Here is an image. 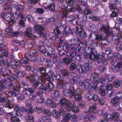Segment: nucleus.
Returning <instances> with one entry per match:
<instances>
[{
	"mask_svg": "<svg viewBox=\"0 0 122 122\" xmlns=\"http://www.w3.org/2000/svg\"><path fill=\"white\" fill-rule=\"evenodd\" d=\"M43 76L44 78H45L47 81H49V82H51L53 80V78L48 77L46 75L44 74Z\"/></svg>",
	"mask_w": 122,
	"mask_h": 122,
	"instance_id": "nucleus-51",
	"label": "nucleus"
},
{
	"mask_svg": "<svg viewBox=\"0 0 122 122\" xmlns=\"http://www.w3.org/2000/svg\"><path fill=\"white\" fill-rule=\"evenodd\" d=\"M104 56V54H90L89 55L90 59L93 60L94 59L98 64H102V59Z\"/></svg>",
	"mask_w": 122,
	"mask_h": 122,
	"instance_id": "nucleus-2",
	"label": "nucleus"
},
{
	"mask_svg": "<svg viewBox=\"0 0 122 122\" xmlns=\"http://www.w3.org/2000/svg\"><path fill=\"white\" fill-rule=\"evenodd\" d=\"M46 104L49 107H51L52 102L51 99L48 98L46 102Z\"/></svg>",
	"mask_w": 122,
	"mask_h": 122,
	"instance_id": "nucleus-62",
	"label": "nucleus"
},
{
	"mask_svg": "<svg viewBox=\"0 0 122 122\" xmlns=\"http://www.w3.org/2000/svg\"><path fill=\"white\" fill-rule=\"evenodd\" d=\"M52 115L53 117L56 118H58L59 117V113H58V111L56 110H53L52 113Z\"/></svg>",
	"mask_w": 122,
	"mask_h": 122,
	"instance_id": "nucleus-49",
	"label": "nucleus"
},
{
	"mask_svg": "<svg viewBox=\"0 0 122 122\" xmlns=\"http://www.w3.org/2000/svg\"><path fill=\"white\" fill-rule=\"evenodd\" d=\"M32 31V29L31 28H27L26 29V31L25 32V36H27L29 37H30L32 39H34V36H33V35H34L35 32L33 34V35L32 36V34L31 33V32Z\"/></svg>",
	"mask_w": 122,
	"mask_h": 122,
	"instance_id": "nucleus-15",
	"label": "nucleus"
},
{
	"mask_svg": "<svg viewBox=\"0 0 122 122\" xmlns=\"http://www.w3.org/2000/svg\"><path fill=\"white\" fill-rule=\"evenodd\" d=\"M79 36L81 38L83 37H85L86 36V33L83 30H82L80 32Z\"/></svg>",
	"mask_w": 122,
	"mask_h": 122,
	"instance_id": "nucleus-57",
	"label": "nucleus"
},
{
	"mask_svg": "<svg viewBox=\"0 0 122 122\" xmlns=\"http://www.w3.org/2000/svg\"><path fill=\"white\" fill-rule=\"evenodd\" d=\"M113 86L115 88H117L119 87L120 84V81L116 79L113 82Z\"/></svg>",
	"mask_w": 122,
	"mask_h": 122,
	"instance_id": "nucleus-37",
	"label": "nucleus"
},
{
	"mask_svg": "<svg viewBox=\"0 0 122 122\" xmlns=\"http://www.w3.org/2000/svg\"><path fill=\"white\" fill-rule=\"evenodd\" d=\"M55 78L60 82H64V83L65 82V81H63V78L62 77H61L59 75H56L55 76Z\"/></svg>",
	"mask_w": 122,
	"mask_h": 122,
	"instance_id": "nucleus-45",
	"label": "nucleus"
},
{
	"mask_svg": "<svg viewBox=\"0 0 122 122\" xmlns=\"http://www.w3.org/2000/svg\"><path fill=\"white\" fill-rule=\"evenodd\" d=\"M114 10L113 11L112 13L111 14V16L112 17H116L118 14V13L119 12V10L117 9H114Z\"/></svg>",
	"mask_w": 122,
	"mask_h": 122,
	"instance_id": "nucleus-33",
	"label": "nucleus"
},
{
	"mask_svg": "<svg viewBox=\"0 0 122 122\" xmlns=\"http://www.w3.org/2000/svg\"><path fill=\"white\" fill-rule=\"evenodd\" d=\"M10 72V70L8 68L6 69L4 67L0 68V74L4 75L5 78L6 76H9Z\"/></svg>",
	"mask_w": 122,
	"mask_h": 122,
	"instance_id": "nucleus-12",
	"label": "nucleus"
},
{
	"mask_svg": "<svg viewBox=\"0 0 122 122\" xmlns=\"http://www.w3.org/2000/svg\"><path fill=\"white\" fill-rule=\"evenodd\" d=\"M65 108L67 110H70L73 107V104L71 103L69 101L67 100L65 106Z\"/></svg>",
	"mask_w": 122,
	"mask_h": 122,
	"instance_id": "nucleus-18",
	"label": "nucleus"
},
{
	"mask_svg": "<svg viewBox=\"0 0 122 122\" xmlns=\"http://www.w3.org/2000/svg\"><path fill=\"white\" fill-rule=\"evenodd\" d=\"M93 93L89 91L85 95V97L86 99L88 100H92V94Z\"/></svg>",
	"mask_w": 122,
	"mask_h": 122,
	"instance_id": "nucleus-31",
	"label": "nucleus"
},
{
	"mask_svg": "<svg viewBox=\"0 0 122 122\" xmlns=\"http://www.w3.org/2000/svg\"><path fill=\"white\" fill-rule=\"evenodd\" d=\"M73 19L72 15L68 17L67 16L65 20L66 22L67 23L71 22Z\"/></svg>",
	"mask_w": 122,
	"mask_h": 122,
	"instance_id": "nucleus-48",
	"label": "nucleus"
},
{
	"mask_svg": "<svg viewBox=\"0 0 122 122\" xmlns=\"http://www.w3.org/2000/svg\"><path fill=\"white\" fill-rule=\"evenodd\" d=\"M72 121L73 122H77L78 118L77 116L75 114L72 115Z\"/></svg>",
	"mask_w": 122,
	"mask_h": 122,
	"instance_id": "nucleus-56",
	"label": "nucleus"
},
{
	"mask_svg": "<svg viewBox=\"0 0 122 122\" xmlns=\"http://www.w3.org/2000/svg\"><path fill=\"white\" fill-rule=\"evenodd\" d=\"M9 65L8 62L7 60L5 61L2 59L0 60V66L3 67L4 66H7Z\"/></svg>",
	"mask_w": 122,
	"mask_h": 122,
	"instance_id": "nucleus-26",
	"label": "nucleus"
},
{
	"mask_svg": "<svg viewBox=\"0 0 122 122\" xmlns=\"http://www.w3.org/2000/svg\"><path fill=\"white\" fill-rule=\"evenodd\" d=\"M32 101L29 99L26 100L25 101L26 104V107L28 108L30 107L32 105Z\"/></svg>",
	"mask_w": 122,
	"mask_h": 122,
	"instance_id": "nucleus-47",
	"label": "nucleus"
},
{
	"mask_svg": "<svg viewBox=\"0 0 122 122\" xmlns=\"http://www.w3.org/2000/svg\"><path fill=\"white\" fill-rule=\"evenodd\" d=\"M0 102L4 103L5 104L3 105L4 107L11 108L13 107V105L9 102L7 98L5 97H0Z\"/></svg>",
	"mask_w": 122,
	"mask_h": 122,
	"instance_id": "nucleus-6",
	"label": "nucleus"
},
{
	"mask_svg": "<svg viewBox=\"0 0 122 122\" xmlns=\"http://www.w3.org/2000/svg\"><path fill=\"white\" fill-rule=\"evenodd\" d=\"M59 29L58 28H55L54 30V32L55 34H57V35L55 36L56 37H59L60 36H62L63 35V34L60 33Z\"/></svg>",
	"mask_w": 122,
	"mask_h": 122,
	"instance_id": "nucleus-27",
	"label": "nucleus"
},
{
	"mask_svg": "<svg viewBox=\"0 0 122 122\" xmlns=\"http://www.w3.org/2000/svg\"><path fill=\"white\" fill-rule=\"evenodd\" d=\"M34 42L32 40L28 39L27 41V45L28 48H31L33 46Z\"/></svg>",
	"mask_w": 122,
	"mask_h": 122,
	"instance_id": "nucleus-28",
	"label": "nucleus"
},
{
	"mask_svg": "<svg viewBox=\"0 0 122 122\" xmlns=\"http://www.w3.org/2000/svg\"><path fill=\"white\" fill-rule=\"evenodd\" d=\"M64 93L65 95L69 96L71 98L72 97V96H74L75 95V90L73 88V86L70 87V89H69L64 90Z\"/></svg>",
	"mask_w": 122,
	"mask_h": 122,
	"instance_id": "nucleus-7",
	"label": "nucleus"
},
{
	"mask_svg": "<svg viewBox=\"0 0 122 122\" xmlns=\"http://www.w3.org/2000/svg\"><path fill=\"white\" fill-rule=\"evenodd\" d=\"M45 75H47L48 77H51L52 78L55 76L54 73L52 71H49L47 73L45 74Z\"/></svg>",
	"mask_w": 122,
	"mask_h": 122,
	"instance_id": "nucleus-55",
	"label": "nucleus"
},
{
	"mask_svg": "<svg viewBox=\"0 0 122 122\" xmlns=\"http://www.w3.org/2000/svg\"><path fill=\"white\" fill-rule=\"evenodd\" d=\"M122 98V97L117 96L114 97L111 100V102L112 105L114 106H117L120 99Z\"/></svg>",
	"mask_w": 122,
	"mask_h": 122,
	"instance_id": "nucleus-14",
	"label": "nucleus"
},
{
	"mask_svg": "<svg viewBox=\"0 0 122 122\" xmlns=\"http://www.w3.org/2000/svg\"><path fill=\"white\" fill-rule=\"evenodd\" d=\"M17 73L18 76L20 77H23L26 75V73L25 71H21L18 70H17Z\"/></svg>",
	"mask_w": 122,
	"mask_h": 122,
	"instance_id": "nucleus-42",
	"label": "nucleus"
},
{
	"mask_svg": "<svg viewBox=\"0 0 122 122\" xmlns=\"http://www.w3.org/2000/svg\"><path fill=\"white\" fill-rule=\"evenodd\" d=\"M9 13H8L6 14L5 16V17L4 19H5L6 20L8 21H9L11 19V15Z\"/></svg>",
	"mask_w": 122,
	"mask_h": 122,
	"instance_id": "nucleus-60",
	"label": "nucleus"
},
{
	"mask_svg": "<svg viewBox=\"0 0 122 122\" xmlns=\"http://www.w3.org/2000/svg\"><path fill=\"white\" fill-rule=\"evenodd\" d=\"M11 121L12 122H19L20 121L19 119L15 116L11 119Z\"/></svg>",
	"mask_w": 122,
	"mask_h": 122,
	"instance_id": "nucleus-64",
	"label": "nucleus"
},
{
	"mask_svg": "<svg viewBox=\"0 0 122 122\" xmlns=\"http://www.w3.org/2000/svg\"><path fill=\"white\" fill-rule=\"evenodd\" d=\"M42 112L46 116H49L51 115V112L48 109H44L43 110Z\"/></svg>",
	"mask_w": 122,
	"mask_h": 122,
	"instance_id": "nucleus-41",
	"label": "nucleus"
},
{
	"mask_svg": "<svg viewBox=\"0 0 122 122\" xmlns=\"http://www.w3.org/2000/svg\"><path fill=\"white\" fill-rule=\"evenodd\" d=\"M31 54H25V55L26 59H29V58H30L32 61H33V60L34 61H34L38 59V58H36L34 59L33 57H31Z\"/></svg>",
	"mask_w": 122,
	"mask_h": 122,
	"instance_id": "nucleus-32",
	"label": "nucleus"
},
{
	"mask_svg": "<svg viewBox=\"0 0 122 122\" xmlns=\"http://www.w3.org/2000/svg\"><path fill=\"white\" fill-rule=\"evenodd\" d=\"M84 68H82L81 66L79 65L76 68L77 71L81 74L82 76H85L87 75L86 71L90 70L91 68L89 65H84Z\"/></svg>",
	"mask_w": 122,
	"mask_h": 122,
	"instance_id": "nucleus-4",
	"label": "nucleus"
},
{
	"mask_svg": "<svg viewBox=\"0 0 122 122\" xmlns=\"http://www.w3.org/2000/svg\"><path fill=\"white\" fill-rule=\"evenodd\" d=\"M66 99L65 98H61L60 101V103L58 105L60 107L61 106H64L65 105L66 103Z\"/></svg>",
	"mask_w": 122,
	"mask_h": 122,
	"instance_id": "nucleus-29",
	"label": "nucleus"
},
{
	"mask_svg": "<svg viewBox=\"0 0 122 122\" xmlns=\"http://www.w3.org/2000/svg\"><path fill=\"white\" fill-rule=\"evenodd\" d=\"M39 50L41 53H48L46 51L45 48L43 46H41L39 47Z\"/></svg>",
	"mask_w": 122,
	"mask_h": 122,
	"instance_id": "nucleus-46",
	"label": "nucleus"
},
{
	"mask_svg": "<svg viewBox=\"0 0 122 122\" xmlns=\"http://www.w3.org/2000/svg\"><path fill=\"white\" fill-rule=\"evenodd\" d=\"M109 28L107 27H105L104 25H101L100 29V31H104L106 33L108 31Z\"/></svg>",
	"mask_w": 122,
	"mask_h": 122,
	"instance_id": "nucleus-40",
	"label": "nucleus"
},
{
	"mask_svg": "<svg viewBox=\"0 0 122 122\" xmlns=\"http://www.w3.org/2000/svg\"><path fill=\"white\" fill-rule=\"evenodd\" d=\"M67 12L65 10L62 11L61 13V16L62 18L66 17L67 16Z\"/></svg>",
	"mask_w": 122,
	"mask_h": 122,
	"instance_id": "nucleus-53",
	"label": "nucleus"
},
{
	"mask_svg": "<svg viewBox=\"0 0 122 122\" xmlns=\"http://www.w3.org/2000/svg\"><path fill=\"white\" fill-rule=\"evenodd\" d=\"M44 8L46 9H49L50 10L53 11L55 10V8L54 4H51L46 6L44 7Z\"/></svg>",
	"mask_w": 122,
	"mask_h": 122,
	"instance_id": "nucleus-20",
	"label": "nucleus"
},
{
	"mask_svg": "<svg viewBox=\"0 0 122 122\" xmlns=\"http://www.w3.org/2000/svg\"><path fill=\"white\" fill-rule=\"evenodd\" d=\"M98 74L95 72H94L90 76V79L91 81H94L96 83H101L102 81L98 78Z\"/></svg>",
	"mask_w": 122,
	"mask_h": 122,
	"instance_id": "nucleus-9",
	"label": "nucleus"
},
{
	"mask_svg": "<svg viewBox=\"0 0 122 122\" xmlns=\"http://www.w3.org/2000/svg\"><path fill=\"white\" fill-rule=\"evenodd\" d=\"M47 86L46 85L45 83H43L41 85V86L39 87V89L40 90L42 91L43 92H45L47 90Z\"/></svg>",
	"mask_w": 122,
	"mask_h": 122,
	"instance_id": "nucleus-21",
	"label": "nucleus"
},
{
	"mask_svg": "<svg viewBox=\"0 0 122 122\" xmlns=\"http://www.w3.org/2000/svg\"><path fill=\"white\" fill-rule=\"evenodd\" d=\"M96 40H94L92 41V43L94 44H96L97 43V42L96 41H99L100 40H102L103 39L102 36L101 35L97 34L96 35Z\"/></svg>",
	"mask_w": 122,
	"mask_h": 122,
	"instance_id": "nucleus-23",
	"label": "nucleus"
},
{
	"mask_svg": "<svg viewBox=\"0 0 122 122\" xmlns=\"http://www.w3.org/2000/svg\"><path fill=\"white\" fill-rule=\"evenodd\" d=\"M86 44L84 42H81L79 43V45L76 47V50H75L74 45L72 44L69 45V49L72 52L71 53H74L75 52V53H79L81 50L82 47H83V46H85Z\"/></svg>",
	"mask_w": 122,
	"mask_h": 122,
	"instance_id": "nucleus-3",
	"label": "nucleus"
},
{
	"mask_svg": "<svg viewBox=\"0 0 122 122\" xmlns=\"http://www.w3.org/2000/svg\"><path fill=\"white\" fill-rule=\"evenodd\" d=\"M90 81L88 79L84 80L82 82L80 83V85L82 88L85 90H86L89 88Z\"/></svg>",
	"mask_w": 122,
	"mask_h": 122,
	"instance_id": "nucleus-8",
	"label": "nucleus"
},
{
	"mask_svg": "<svg viewBox=\"0 0 122 122\" xmlns=\"http://www.w3.org/2000/svg\"><path fill=\"white\" fill-rule=\"evenodd\" d=\"M119 115L118 113L114 112L112 114H107V118L110 121H112L113 122H117L120 120L119 118Z\"/></svg>",
	"mask_w": 122,
	"mask_h": 122,
	"instance_id": "nucleus-5",
	"label": "nucleus"
},
{
	"mask_svg": "<svg viewBox=\"0 0 122 122\" xmlns=\"http://www.w3.org/2000/svg\"><path fill=\"white\" fill-rule=\"evenodd\" d=\"M3 8L4 10H7L8 13H10L12 11L11 9L8 7L7 5L6 4L4 5L3 6Z\"/></svg>",
	"mask_w": 122,
	"mask_h": 122,
	"instance_id": "nucleus-50",
	"label": "nucleus"
},
{
	"mask_svg": "<svg viewBox=\"0 0 122 122\" xmlns=\"http://www.w3.org/2000/svg\"><path fill=\"white\" fill-rule=\"evenodd\" d=\"M42 118L45 122H51V119L48 117L43 116L42 117Z\"/></svg>",
	"mask_w": 122,
	"mask_h": 122,
	"instance_id": "nucleus-58",
	"label": "nucleus"
},
{
	"mask_svg": "<svg viewBox=\"0 0 122 122\" xmlns=\"http://www.w3.org/2000/svg\"><path fill=\"white\" fill-rule=\"evenodd\" d=\"M71 116L70 113H67L65 115L64 119L68 121L70 119Z\"/></svg>",
	"mask_w": 122,
	"mask_h": 122,
	"instance_id": "nucleus-52",
	"label": "nucleus"
},
{
	"mask_svg": "<svg viewBox=\"0 0 122 122\" xmlns=\"http://www.w3.org/2000/svg\"><path fill=\"white\" fill-rule=\"evenodd\" d=\"M96 106V104L93 105L92 107H89L88 109H86L85 111V112H88L89 113H92L95 110Z\"/></svg>",
	"mask_w": 122,
	"mask_h": 122,
	"instance_id": "nucleus-19",
	"label": "nucleus"
},
{
	"mask_svg": "<svg viewBox=\"0 0 122 122\" xmlns=\"http://www.w3.org/2000/svg\"><path fill=\"white\" fill-rule=\"evenodd\" d=\"M34 29L36 31L35 32L33 36L35 38L40 36H43L44 37L46 40H48L52 38L51 36L47 33L44 34L41 33V31L44 29V28L41 25H36L34 27Z\"/></svg>",
	"mask_w": 122,
	"mask_h": 122,
	"instance_id": "nucleus-1",
	"label": "nucleus"
},
{
	"mask_svg": "<svg viewBox=\"0 0 122 122\" xmlns=\"http://www.w3.org/2000/svg\"><path fill=\"white\" fill-rule=\"evenodd\" d=\"M81 7L83 11L86 10L88 8V6L86 3L84 2L82 3Z\"/></svg>",
	"mask_w": 122,
	"mask_h": 122,
	"instance_id": "nucleus-38",
	"label": "nucleus"
},
{
	"mask_svg": "<svg viewBox=\"0 0 122 122\" xmlns=\"http://www.w3.org/2000/svg\"><path fill=\"white\" fill-rule=\"evenodd\" d=\"M63 41L60 40L59 42V44L57 47L58 50L59 51V52L60 53L61 51L63 49H69V46L67 45L66 43L64 44V46L63 45L62 43Z\"/></svg>",
	"mask_w": 122,
	"mask_h": 122,
	"instance_id": "nucleus-11",
	"label": "nucleus"
},
{
	"mask_svg": "<svg viewBox=\"0 0 122 122\" xmlns=\"http://www.w3.org/2000/svg\"><path fill=\"white\" fill-rule=\"evenodd\" d=\"M78 66L79 65H78L76 66V65L75 64L73 63H71L70 65V70L71 71H73L76 68H76L77 66Z\"/></svg>",
	"mask_w": 122,
	"mask_h": 122,
	"instance_id": "nucleus-61",
	"label": "nucleus"
},
{
	"mask_svg": "<svg viewBox=\"0 0 122 122\" xmlns=\"http://www.w3.org/2000/svg\"><path fill=\"white\" fill-rule=\"evenodd\" d=\"M20 87L24 89H26L28 87L27 85L24 82L21 81L20 84Z\"/></svg>",
	"mask_w": 122,
	"mask_h": 122,
	"instance_id": "nucleus-63",
	"label": "nucleus"
},
{
	"mask_svg": "<svg viewBox=\"0 0 122 122\" xmlns=\"http://www.w3.org/2000/svg\"><path fill=\"white\" fill-rule=\"evenodd\" d=\"M104 77H103L102 78V83H107L109 82L108 80H109L110 76L107 74H104Z\"/></svg>",
	"mask_w": 122,
	"mask_h": 122,
	"instance_id": "nucleus-22",
	"label": "nucleus"
},
{
	"mask_svg": "<svg viewBox=\"0 0 122 122\" xmlns=\"http://www.w3.org/2000/svg\"><path fill=\"white\" fill-rule=\"evenodd\" d=\"M40 73L41 74H44L46 72V69L45 67L43 66L37 69Z\"/></svg>",
	"mask_w": 122,
	"mask_h": 122,
	"instance_id": "nucleus-43",
	"label": "nucleus"
},
{
	"mask_svg": "<svg viewBox=\"0 0 122 122\" xmlns=\"http://www.w3.org/2000/svg\"><path fill=\"white\" fill-rule=\"evenodd\" d=\"M32 83V85L33 88L35 89H36L39 85L38 82L36 81H33Z\"/></svg>",
	"mask_w": 122,
	"mask_h": 122,
	"instance_id": "nucleus-54",
	"label": "nucleus"
},
{
	"mask_svg": "<svg viewBox=\"0 0 122 122\" xmlns=\"http://www.w3.org/2000/svg\"><path fill=\"white\" fill-rule=\"evenodd\" d=\"M67 82V81H66L65 82H62V89H63L65 90L69 89L70 86L68 84H65Z\"/></svg>",
	"mask_w": 122,
	"mask_h": 122,
	"instance_id": "nucleus-36",
	"label": "nucleus"
},
{
	"mask_svg": "<svg viewBox=\"0 0 122 122\" xmlns=\"http://www.w3.org/2000/svg\"><path fill=\"white\" fill-rule=\"evenodd\" d=\"M61 73L63 78V81H66L69 78V76L68 72L66 70H63L61 71Z\"/></svg>",
	"mask_w": 122,
	"mask_h": 122,
	"instance_id": "nucleus-16",
	"label": "nucleus"
},
{
	"mask_svg": "<svg viewBox=\"0 0 122 122\" xmlns=\"http://www.w3.org/2000/svg\"><path fill=\"white\" fill-rule=\"evenodd\" d=\"M55 26H56L59 30H61V31H64L65 28L66 27V26L63 24H62L61 23H59L58 24H55Z\"/></svg>",
	"mask_w": 122,
	"mask_h": 122,
	"instance_id": "nucleus-24",
	"label": "nucleus"
},
{
	"mask_svg": "<svg viewBox=\"0 0 122 122\" xmlns=\"http://www.w3.org/2000/svg\"><path fill=\"white\" fill-rule=\"evenodd\" d=\"M122 38H121L118 39L117 41H116L114 43V44L116 46V49L118 47V48L120 47V45L122 44V41H120L121 40Z\"/></svg>",
	"mask_w": 122,
	"mask_h": 122,
	"instance_id": "nucleus-35",
	"label": "nucleus"
},
{
	"mask_svg": "<svg viewBox=\"0 0 122 122\" xmlns=\"http://www.w3.org/2000/svg\"><path fill=\"white\" fill-rule=\"evenodd\" d=\"M25 118L27 122H34V120L33 117L29 115L25 117Z\"/></svg>",
	"mask_w": 122,
	"mask_h": 122,
	"instance_id": "nucleus-34",
	"label": "nucleus"
},
{
	"mask_svg": "<svg viewBox=\"0 0 122 122\" xmlns=\"http://www.w3.org/2000/svg\"><path fill=\"white\" fill-rule=\"evenodd\" d=\"M17 70H18L17 69H15V74H12V73L10 71V74L8 76H5V78L10 81H13L14 79H16L18 78V76L17 73Z\"/></svg>",
	"mask_w": 122,
	"mask_h": 122,
	"instance_id": "nucleus-10",
	"label": "nucleus"
},
{
	"mask_svg": "<svg viewBox=\"0 0 122 122\" xmlns=\"http://www.w3.org/2000/svg\"><path fill=\"white\" fill-rule=\"evenodd\" d=\"M63 31L64 33L66 35H67L69 33L73 34V32H71V30L70 29V27L68 26H66V27L65 28Z\"/></svg>",
	"mask_w": 122,
	"mask_h": 122,
	"instance_id": "nucleus-30",
	"label": "nucleus"
},
{
	"mask_svg": "<svg viewBox=\"0 0 122 122\" xmlns=\"http://www.w3.org/2000/svg\"><path fill=\"white\" fill-rule=\"evenodd\" d=\"M37 98V96L35 94H32L29 96V99L33 102L36 100Z\"/></svg>",
	"mask_w": 122,
	"mask_h": 122,
	"instance_id": "nucleus-44",
	"label": "nucleus"
},
{
	"mask_svg": "<svg viewBox=\"0 0 122 122\" xmlns=\"http://www.w3.org/2000/svg\"><path fill=\"white\" fill-rule=\"evenodd\" d=\"M98 84H96L95 85L93 83H91L90 84V86H91V90L90 91L93 93L96 92V91L97 89V85Z\"/></svg>",
	"mask_w": 122,
	"mask_h": 122,
	"instance_id": "nucleus-17",
	"label": "nucleus"
},
{
	"mask_svg": "<svg viewBox=\"0 0 122 122\" xmlns=\"http://www.w3.org/2000/svg\"><path fill=\"white\" fill-rule=\"evenodd\" d=\"M76 30H73L75 34H76V32L79 33L82 30H83L82 26L80 25H78L76 26Z\"/></svg>",
	"mask_w": 122,
	"mask_h": 122,
	"instance_id": "nucleus-25",
	"label": "nucleus"
},
{
	"mask_svg": "<svg viewBox=\"0 0 122 122\" xmlns=\"http://www.w3.org/2000/svg\"><path fill=\"white\" fill-rule=\"evenodd\" d=\"M13 62L14 64L12 65V67L17 68L18 67L20 66V61L18 60H17V61H16V60H15Z\"/></svg>",
	"mask_w": 122,
	"mask_h": 122,
	"instance_id": "nucleus-39",
	"label": "nucleus"
},
{
	"mask_svg": "<svg viewBox=\"0 0 122 122\" xmlns=\"http://www.w3.org/2000/svg\"><path fill=\"white\" fill-rule=\"evenodd\" d=\"M13 29L12 26H9V27L7 28L5 30V31H4V32H5V34H8L9 36H13L14 34L15 35L17 33L16 32L14 33L13 32Z\"/></svg>",
	"mask_w": 122,
	"mask_h": 122,
	"instance_id": "nucleus-13",
	"label": "nucleus"
},
{
	"mask_svg": "<svg viewBox=\"0 0 122 122\" xmlns=\"http://www.w3.org/2000/svg\"><path fill=\"white\" fill-rule=\"evenodd\" d=\"M67 5L69 6H71L74 4L73 0H66Z\"/></svg>",
	"mask_w": 122,
	"mask_h": 122,
	"instance_id": "nucleus-59",
	"label": "nucleus"
}]
</instances>
